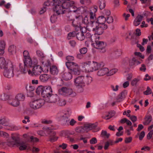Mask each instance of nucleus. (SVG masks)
Wrapping results in <instances>:
<instances>
[{
    "instance_id": "obj_19",
    "label": "nucleus",
    "mask_w": 153,
    "mask_h": 153,
    "mask_svg": "<svg viewBox=\"0 0 153 153\" xmlns=\"http://www.w3.org/2000/svg\"><path fill=\"white\" fill-rule=\"evenodd\" d=\"M127 94V91L124 90L119 94L117 98V100L118 102H120L123 100L126 97Z\"/></svg>"
},
{
    "instance_id": "obj_16",
    "label": "nucleus",
    "mask_w": 153,
    "mask_h": 153,
    "mask_svg": "<svg viewBox=\"0 0 153 153\" xmlns=\"http://www.w3.org/2000/svg\"><path fill=\"white\" fill-rule=\"evenodd\" d=\"M11 138L13 140L8 142V145L10 146H13L14 145L18 146L20 142L19 138L14 136H12Z\"/></svg>"
},
{
    "instance_id": "obj_44",
    "label": "nucleus",
    "mask_w": 153,
    "mask_h": 153,
    "mask_svg": "<svg viewBox=\"0 0 153 153\" xmlns=\"http://www.w3.org/2000/svg\"><path fill=\"white\" fill-rule=\"evenodd\" d=\"M92 81V78L88 76H84V81H85V84L86 83L88 84L90 83Z\"/></svg>"
},
{
    "instance_id": "obj_35",
    "label": "nucleus",
    "mask_w": 153,
    "mask_h": 153,
    "mask_svg": "<svg viewBox=\"0 0 153 153\" xmlns=\"http://www.w3.org/2000/svg\"><path fill=\"white\" fill-rule=\"evenodd\" d=\"M97 11V9L95 8H93L90 11V16L91 21H92L95 18V13Z\"/></svg>"
},
{
    "instance_id": "obj_53",
    "label": "nucleus",
    "mask_w": 153,
    "mask_h": 153,
    "mask_svg": "<svg viewBox=\"0 0 153 153\" xmlns=\"http://www.w3.org/2000/svg\"><path fill=\"white\" fill-rule=\"evenodd\" d=\"M89 23L88 21V18L86 16L82 20V23L87 26Z\"/></svg>"
},
{
    "instance_id": "obj_32",
    "label": "nucleus",
    "mask_w": 153,
    "mask_h": 153,
    "mask_svg": "<svg viewBox=\"0 0 153 153\" xmlns=\"http://www.w3.org/2000/svg\"><path fill=\"white\" fill-rule=\"evenodd\" d=\"M106 21V17L104 16H99L98 18L97 23L101 25H104V24Z\"/></svg>"
},
{
    "instance_id": "obj_4",
    "label": "nucleus",
    "mask_w": 153,
    "mask_h": 153,
    "mask_svg": "<svg viewBox=\"0 0 153 153\" xmlns=\"http://www.w3.org/2000/svg\"><path fill=\"white\" fill-rule=\"evenodd\" d=\"M65 64L67 68L73 74L76 75L80 74V67L77 63L73 62H66Z\"/></svg>"
},
{
    "instance_id": "obj_43",
    "label": "nucleus",
    "mask_w": 153,
    "mask_h": 153,
    "mask_svg": "<svg viewBox=\"0 0 153 153\" xmlns=\"http://www.w3.org/2000/svg\"><path fill=\"white\" fill-rule=\"evenodd\" d=\"M57 104L60 106H64L66 104V101L64 99L59 98V100H58Z\"/></svg>"
},
{
    "instance_id": "obj_54",
    "label": "nucleus",
    "mask_w": 153,
    "mask_h": 153,
    "mask_svg": "<svg viewBox=\"0 0 153 153\" xmlns=\"http://www.w3.org/2000/svg\"><path fill=\"white\" fill-rule=\"evenodd\" d=\"M123 16L125 20L126 21H127L128 20L129 17L130 16V14L124 13L123 14Z\"/></svg>"
},
{
    "instance_id": "obj_59",
    "label": "nucleus",
    "mask_w": 153,
    "mask_h": 153,
    "mask_svg": "<svg viewBox=\"0 0 153 153\" xmlns=\"http://www.w3.org/2000/svg\"><path fill=\"white\" fill-rule=\"evenodd\" d=\"M97 142V140L95 137H93L91 139L90 141V143L91 144H94L96 143Z\"/></svg>"
},
{
    "instance_id": "obj_55",
    "label": "nucleus",
    "mask_w": 153,
    "mask_h": 153,
    "mask_svg": "<svg viewBox=\"0 0 153 153\" xmlns=\"http://www.w3.org/2000/svg\"><path fill=\"white\" fill-rule=\"evenodd\" d=\"M87 49L86 48H82L79 50V51L81 54H85L87 52Z\"/></svg>"
},
{
    "instance_id": "obj_23",
    "label": "nucleus",
    "mask_w": 153,
    "mask_h": 153,
    "mask_svg": "<svg viewBox=\"0 0 153 153\" xmlns=\"http://www.w3.org/2000/svg\"><path fill=\"white\" fill-rule=\"evenodd\" d=\"M50 72L52 74L56 75L58 74L59 70L56 66L53 65L50 67Z\"/></svg>"
},
{
    "instance_id": "obj_63",
    "label": "nucleus",
    "mask_w": 153,
    "mask_h": 153,
    "mask_svg": "<svg viewBox=\"0 0 153 153\" xmlns=\"http://www.w3.org/2000/svg\"><path fill=\"white\" fill-rule=\"evenodd\" d=\"M140 69L141 71L143 72L145 71L146 69L145 65L144 64L142 65L141 67H140Z\"/></svg>"
},
{
    "instance_id": "obj_25",
    "label": "nucleus",
    "mask_w": 153,
    "mask_h": 153,
    "mask_svg": "<svg viewBox=\"0 0 153 153\" xmlns=\"http://www.w3.org/2000/svg\"><path fill=\"white\" fill-rule=\"evenodd\" d=\"M143 18V16L138 15L136 17L134 22V25L135 26L139 25L140 24Z\"/></svg>"
},
{
    "instance_id": "obj_20",
    "label": "nucleus",
    "mask_w": 153,
    "mask_h": 153,
    "mask_svg": "<svg viewBox=\"0 0 153 153\" xmlns=\"http://www.w3.org/2000/svg\"><path fill=\"white\" fill-rule=\"evenodd\" d=\"M108 72V69L107 68H102L98 70L97 74L98 76H102L106 74L107 75Z\"/></svg>"
},
{
    "instance_id": "obj_56",
    "label": "nucleus",
    "mask_w": 153,
    "mask_h": 153,
    "mask_svg": "<svg viewBox=\"0 0 153 153\" xmlns=\"http://www.w3.org/2000/svg\"><path fill=\"white\" fill-rule=\"evenodd\" d=\"M112 116L111 114L109 113L108 114L105 115V116L103 117V118L105 119L106 120H108L112 117Z\"/></svg>"
},
{
    "instance_id": "obj_31",
    "label": "nucleus",
    "mask_w": 153,
    "mask_h": 153,
    "mask_svg": "<svg viewBox=\"0 0 153 153\" xmlns=\"http://www.w3.org/2000/svg\"><path fill=\"white\" fill-rule=\"evenodd\" d=\"M71 10H70L71 12L79 14L81 13V7H77L74 5L71 7Z\"/></svg>"
},
{
    "instance_id": "obj_14",
    "label": "nucleus",
    "mask_w": 153,
    "mask_h": 153,
    "mask_svg": "<svg viewBox=\"0 0 153 153\" xmlns=\"http://www.w3.org/2000/svg\"><path fill=\"white\" fill-rule=\"evenodd\" d=\"M84 126L86 132H87L90 130L95 129L97 126V123H87Z\"/></svg>"
},
{
    "instance_id": "obj_2",
    "label": "nucleus",
    "mask_w": 153,
    "mask_h": 153,
    "mask_svg": "<svg viewBox=\"0 0 153 153\" xmlns=\"http://www.w3.org/2000/svg\"><path fill=\"white\" fill-rule=\"evenodd\" d=\"M36 93L38 94H41L42 97L44 98V100L52 94V90L50 86H40L37 88Z\"/></svg>"
},
{
    "instance_id": "obj_40",
    "label": "nucleus",
    "mask_w": 153,
    "mask_h": 153,
    "mask_svg": "<svg viewBox=\"0 0 153 153\" xmlns=\"http://www.w3.org/2000/svg\"><path fill=\"white\" fill-rule=\"evenodd\" d=\"M140 77L134 79L131 81V85L133 86H136L137 83L140 81Z\"/></svg>"
},
{
    "instance_id": "obj_52",
    "label": "nucleus",
    "mask_w": 153,
    "mask_h": 153,
    "mask_svg": "<svg viewBox=\"0 0 153 153\" xmlns=\"http://www.w3.org/2000/svg\"><path fill=\"white\" fill-rule=\"evenodd\" d=\"M106 21L108 23H111L113 22L114 19L113 17L111 16H106Z\"/></svg>"
},
{
    "instance_id": "obj_11",
    "label": "nucleus",
    "mask_w": 153,
    "mask_h": 153,
    "mask_svg": "<svg viewBox=\"0 0 153 153\" xmlns=\"http://www.w3.org/2000/svg\"><path fill=\"white\" fill-rule=\"evenodd\" d=\"M82 67L87 72H92L94 71L93 62L88 61L83 63Z\"/></svg>"
},
{
    "instance_id": "obj_42",
    "label": "nucleus",
    "mask_w": 153,
    "mask_h": 153,
    "mask_svg": "<svg viewBox=\"0 0 153 153\" xmlns=\"http://www.w3.org/2000/svg\"><path fill=\"white\" fill-rule=\"evenodd\" d=\"M75 131L78 133L86 132L84 126L83 127L80 126L76 127L75 129Z\"/></svg>"
},
{
    "instance_id": "obj_49",
    "label": "nucleus",
    "mask_w": 153,
    "mask_h": 153,
    "mask_svg": "<svg viewBox=\"0 0 153 153\" xmlns=\"http://www.w3.org/2000/svg\"><path fill=\"white\" fill-rule=\"evenodd\" d=\"M7 121L4 118L0 119V124L6 126V125L7 124Z\"/></svg>"
},
{
    "instance_id": "obj_47",
    "label": "nucleus",
    "mask_w": 153,
    "mask_h": 153,
    "mask_svg": "<svg viewBox=\"0 0 153 153\" xmlns=\"http://www.w3.org/2000/svg\"><path fill=\"white\" fill-rule=\"evenodd\" d=\"M0 98L1 100L3 101H5L9 98V96L7 94H4L0 96Z\"/></svg>"
},
{
    "instance_id": "obj_38",
    "label": "nucleus",
    "mask_w": 153,
    "mask_h": 153,
    "mask_svg": "<svg viewBox=\"0 0 153 153\" xmlns=\"http://www.w3.org/2000/svg\"><path fill=\"white\" fill-rule=\"evenodd\" d=\"M41 63L42 66L44 67L48 68L51 65V63L49 60L41 61Z\"/></svg>"
},
{
    "instance_id": "obj_29",
    "label": "nucleus",
    "mask_w": 153,
    "mask_h": 153,
    "mask_svg": "<svg viewBox=\"0 0 153 153\" xmlns=\"http://www.w3.org/2000/svg\"><path fill=\"white\" fill-rule=\"evenodd\" d=\"M63 79L65 80H69L72 77V74L69 72L64 73L62 76Z\"/></svg>"
},
{
    "instance_id": "obj_33",
    "label": "nucleus",
    "mask_w": 153,
    "mask_h": 153,
    "mask_svg": "<svg viewBox=\"0 0 153 153\" xmlns=\"http://www.w3.org/2000/svg\"><path fill=\"white\" fill-rule=\"evenodd\" d=\"M16 99L19 102L24 101L25 99V96L23 94L19 93L17 94L15 97Z\"/></svg>"
},
{
    "instance_id": "obj_36",
    "label": "nucleus",
    "mask_w": 153,
    "mask_h": 153,
    "mask_svg": "<svg viewBox=\"0 0 153 153\" xmlns=\"http://www.w3.org/2000/svg\"><path fill=\"white\" fill-rule=\"evenodd\" d=\"M76 38L78 40L82 41L84 39L85 36L82 32H79L76 34Z\"/></svg>"
},
{
    "instance_id": "obj_60",
    "label": "nucleus",
    "mask_w": 153,
    "mask_h": 153,
    "mask_svg": "<svg viewBox=\"0 0 153 153\" xmlns=\"http://www.w3.org/2000/svg\"><path fill=\"white\" fill-rule=\"evenodd\" d=\"M101 134L103 136H105L107 137H108L110 135V134L107 133L106 131H102L101 132Z\"/></svg>"
},
{
    "instance_id": "obj_24",
    "label": "nucleus",
    "mask_w": 153,
    "mask_h": 153,
    "mask_svg": "<svg viewBox=\"0 0 153 153\" xmlns=\"http://www.w3.org/2000/svg\"><path fill=\"white\" fill-rule=\"evenodd\" d=\"M38 63V61L36 58H33V60H32L31 58L30 60L27 62V63H26L25 65H27L30 67H34L36 66Z\"/></svg>"
},
{
    "instance_id": "obj_22",
    "label": "nucleus",
    "mask_w": 153,
    "mask_h": 153,
    "mask_svg": "<svg viewBox=\"0 0 153 153\" xmlns=\"http://www.w3.org/2000/svg\"><path fill=\"white\" fill-rule=\"evenodd\" d=\"M50 78V75L46 74H41L39 76L40 80L42 82H47Z\"/></svg>"
},
{
    "instance_id": "obj_28",
    "label": "nucleus",
    "mask_w": 153,
    "mask_h": 153,
    "mask_svg": "<svg viewBox=\"0 0 153 153\" xmlns=\"http://www.w3.org/2000/svg\"><path fill=\"white\" fill-rule=\"evenodd\" d=\"M18 146H19V149L20 150H25L27 148V149H30V147L28 146L27 144L23 142H20Z\"/></svg>"
},
{
    "instance_id": "obj_17",
    "label": "nucleus",
    "mask_w": 153,
    "mask_h": 153,
    "mask_svg": "<svg viewBox=\"0 0 153 153\" xmlns=\"http://www.w3.org/2000/svg\"><path fill=\"white\" fill-rule=\"evenodd\" d=\"M136 59L134 57L130 59L128 58H126L123 60V62L125 64L129 63L130 66H131L136 65Z\"/></svg>"
},
{
    "instance_id": "obj_41",
    "label": "nucleus",
    "mask_w": 153,
    "mask_h": 153,
    "mask_svg": "<svg viewBox=\"0 0 153 153\" xmlns=\"http://www.w3.org/2000/svg\"><path fill=\"white\" fill-rule=\"evenodd\" d=\"M16 47L14 45L10 46L8 48V51L11 54H13L15 52Z\"/></svg>"
},
{
    "instance_id": "obj_18",
    "label": "nucleus",
    "mask_w": 153,
    "mask_h": 153,
    "mask_svg": "<svg viewBox=\"0 0 153 153\" xmlns=\"http://www.w3.org/2000/svg\"><path fill=\"white\" fill-rule=\"evenodd\" d=\"M92 62L94 71L99 70L104 66V64L102 62H98L95 61Z\"/></svg>"
},
{
    "instance_id": "obj_7",
    "label": "nucleus",
    "mask_w": 153,
    "mask_h": 153,
    "mask_svg": "<svg viewBox=\"0 0 153 153\" xmlns=\"http://www.w3.org/2000/svg\"><path fill=\"white\" fill-rule=\"evenodd\" d=\"M44 103V100L39 99L31 101L29 103V106L32 109H37L41 108Z\"/></svg>"
},
{
    "instance_id": "obj_26",
    "label": "nucleus",
    "mask_w": 153,
    "mask_h": 153,
    "mask_svg": "<svg viewBox=\"0 0 153 153\" xmlns=\"http://www.w3.org/2000/svg\"><path fill=\"white\" fill-rule=\"evenodd\" d=\"M75 2L73 1H71L68 2H64L63 4V7L65 9L69 8L71 7L75 4Z\"/></svg>"
},
{
    "instance_id": "obj_27",
    "label": "nucleus",
    "mask_w": 153,
    "mask_h": 153,
    "mask_svg": "<svg viewBox=\"0 0 153 153\" xmlns=\"http://www.w3.org/2000/svg\"><path fill=\"white\" fill-rule=\"evenodd\" d=\"M6 126L5 128L6 130H17L20 129L21 127L14 125H6Z\"/></svg>"
},
{
    "instance_id": "obj_39",
    "label": "nucleus",
    "mask_w": 153,
    "mask_h": 153,
    "mask_svg": "<svg viewBox=\"0 0 153 153\" xmlns=\"http://www.w3.org/2000/svg\"><path fill=\"white\" fill-rule=\"evenodd\" d=\"M98 3L100 8L101 10H102L105 8V4L104 0H99Z\"/></svg>"
},
{
    "instance_id": "obj_5",
    "label": "nucleus",
    "mask_w": 153,
    "mask_h": 153,
    "mask_svg": "<svg viewBox=\"0 0 153 153\" xmlns=\"http://www.w3.org/2000/svg\"><path fill=\"white\" fill-rule=\"evenodd\" d=\"M53 4L55 7L53 8V10L56 12L58 15L62 14L64 13L65 9L63 7V4H62L60 0H53Z\"/></svg>"
},
{
    "instance_id": "obj_50",
    "label": "nucleus",
    "mask_w": 153,
    "mask_h": 153,
    "mask_svg": "<svg viewBox=\"0 0 153 153\" xmlns=\"http://www.w3.org/2000/svg\"><path fill=\"white\" fill-rule=\"evenodd\" d=\"M36 54L41 58H42L45 57L44 54L42 51L39 50L36 51Z\"/></svg>"
},
{
    "instance_id": "obj_1",
    "label": "nucleus",
    "mask_w": 153,
    "mask_h": 153,
    "mask_svg": "<svg viewBox=\"0 0 153 153\" xmlns=\"http://www.w3.org/2000/svg\"><path fill=\"white\" fill-rule=\"evenodd\" d=\"M27 65L24 64L23 65L22 64H20L19 68H16L13 71L14 65L11 61L6 59L4 57H0V68L3 70L4 76L8 78L12 77L15 74L18 76L22 74H25L30 71L28 69Z\"/></svg>"
},
{
    "instance_id": "obj_8",
    "label": "nucleus",
    "mask_w": 153,
    "mask_h": 153,
    "mask_svg": "<svg viewBox=\"0 0 153 153\" xmlns=\"http://www.w3.org/2000/svg\"><path fill=\"white\" fill-rule=\"evenodd\" d=\"M43 129L45 130V132H46L48 134L50 133H51V135L49 137V141L51 142H54L56 141L58 137L55 136L56 134V132L53 131H51L52 130L54 129L53 128L48 127H44Z\"/></svg>"
},
{
    "instance_id": "obj_48",
    "label": "nucleus",
    "mask_w": 153,
    "mask_h": 153,
    "mask_svg": "<svg viewBox=\"0 0 153 153\" xmlns=\"http://www.w3.org/2000/svg\"><path fill=\"white\" fill-rule=\"evenodd\" d=\"M152 90L148 86L147 87V89L145 91L143 92V93L144 95H148L151 94L152 93Z\"/></svg>"
},
{
    "instance_id": "obj_62",
    "label": "nucleus",
    "mask_w": 153,
    "mask_h": 153,
    "mask_svg": "<svg viewBox=\"0 0 153 153\" xmlns=\"http://www.w3.org/2000/svg\"><path fill=\"white\" fill-rule=\"evenodd\" d=\"M119 87V86L118 85H116L115 86H114L113 85H111V88L114 91H116L118 90Z\"/></svg>"
},
{
    "instance_id": "obj_6",
    "label": "nucleus",
    "mask_w": 153,
    "mask_h": 153,
    "mask_svg": "<svg viewBox=\"0 0 153 153\" xmlns=\"http://www.w3.org/2000/svg\"><path fill=\"white\" fill-rule=\"evenodd\" d=\"M58 92L60 95L65 96H71V97H74L76 95V93L72 89L66 87H63L59 89Z\"/></svg>"
},
{
    "instance_id": "obj_30",
    "label": "nucleus",
    "mask_w": 153,
    "mask_h": 153,
    "mask_svg": "<svg viewBox=\"0 0 153 153\" xmlns=\"http://www.w3.org/2000/svg\"><path fill=\"white\" fill-rule=\"evenodd\" d=\"M20 102L15 97L12 99L11 101L9 102V104L14 107L18 106L20 105Z\"/></svg>"
},
{
    "instance_id": "obj_21",
    "label": "nucleus",
    "mask_w": 153,
    "mask_h": 153,
    "mask_svg": "<svg viewBox=\"0 0 153 153\" xmlns=\"http://www.w3.org/2000/svg\"><path fill=\"white\" fill-rule=\"evenodd\" d=\"M23 56L24 57L23 61L24 64L25 65L27 63V62H28L30 59L29 52L27 51H24L23 52Z\"/></svg>"
},
{
    "instance_id": "obj_51",
    "label": "nucleus",
    "mask_w": 153,
    "mask_h": 153,
    "mask_svg": "<svg viewBox=\"0 0 153 153\" xmlns=\"http://www.w3.org/2000/svg\"><path fill=\"white\" fill-rule=\"evenodd\" d=\"M6 44L5 41L3 40H0V48H5Z\"/></svg>"
},
{
    "instance_id": "obj_15",
    "label": "nucleus",
    "mask_w": 153,
    "mask_h": 153,
    "mask_svg": "<svg viewBox=\"0 0 153 153\" xmlns=\"http://www.w3.org/2000/svg\"><path fill=\"white\" fill-rule=\"evenodd\" d=\"M97 25H98V23L97 22L91 21V22L86 26L87 29L90 31H94Z\"/></svg>"
},
{
    "instance_id": "obj_61",
    "label": "nucleus",
    "mask_w": 153,
    "mask_h": 153,
    "mask_svg": "<svg viewBox=\"0 0 153 153\" xmlns=\"http://www.w3.org/2000/svg\"><path fill=\"white\" fill-rule=\"evenodd\" d=\"M145 135V133L144 131H142L140 134L139 136V139L140 140H142L144 137Z\"/></svg>"
},
{
    "instance_id": "obj_3",
    "label": "nucleus",
    "mask_w": 153,
    "mask_h": 153,
    "mask_svg": "<svg viewBox=\"0 0 153 153\" xmlns=\"http://www.w3.org/2000/svg\"><path fill=\"white\" fill-rule=\"evenodd\" d=\"M74 84L77 88L79 93H82L84 91V87L85 86L84 81V76H79L76 78L74 80Z\"/></svg>"
},
{
    "instance_id": "obj_9",
    "label": "nucleus",
    "mask_w": 153,
    "mask_h": 153,
    "mask_svg": "<svg viewBox=\"0 0 153 153\" xmlns=\"http://www.w3.org/2000/svg\"><path fill=\"white\" fill-rule=\"evenodd\" d=\"M42 67L39 65H36L33 67L32 71L30 70L28 71V74L31 76H37L41 74L42 71Z\"/></svg>"
},
{
    "instance_id": "obj_46",
    "label": "nucleus",
    "mask_w": 153,
    "mask_h": 153,
    "mask_svg": "<svg viewBox=\"0 0 153 153\" xmlns=\"http://www.w3.org/2000/svg\"><path fill=\"white\" fill-rule=\"evenodd\" d=\"M117 71V69H113L110 71L108 70V72L107 73V76H110L116 73Z\"/></svg>"
},
{
    "instance_id": "obj_64",
    "label": "nucleus",
    "mask_w": 153,
    "mask_h": 153,
    "mask_svg": "<svg viewBox=\"0 0 153 153\" xmlns=\"http://www.w3.org/2000/svg\"><path fill=\"white\" fill-rule=\"evenodd\" d=\"M76 123V121L74 119H71L70 121H69V123L70 125L71 126H74Z\"/></svg>"
},
{
    "instance_id": "obj_12",
    "label": "nucleus",
    "mask_w": 153,
    "mask_h": 153,
    "mask_svg": "<svg viewBox=\"0 0 153 153\" xmlns=\"http://www.w3.org/2000/svg\"><path fill=\"white\" fill-rule=\"evenodd\" d=\"M107 28V26L105 25H100L98 24V25H97L94 31L98 35H100L103 33L104 29H106Z\"/></svg>"
},
{
    "instance_id": "obj_58",
    "label": "nucleus",
    "mask_w": 153,
    "mask_h": 153,
    "mask_svg": "<svg viewBox=\"0 0 153 153\" xmlns=\"http://www.w3.org/2000/svg\"><path fill=\"white\" fill-rule=\"evenodd\" d=\"M122 54V52L120 51H117L115 52V56L118 57L120 56Z\"/></svg>"
},
{
    "instance_id": "obj_34",
    "label": "nucleus",
    "mask_w": 153,
    "mask_h": 153,
    "mask_svg": "<svg viewBox=\"0 0 153 153\" xmlns=\"http://www.w3.org/2000/svg\"><path fill=\"white\" fill-rule=\"evenodd\" d=\"M61 119L65 124H68L70 121V119L67 116V114H65L61 116Z\"/></svg>"
},
{
    "instance_id": "obj_13",
    "label": "nucleus",
    "mask_w": 153,
    "mask_h": 153,
    "mask_svg": "<svg viewBox=\"0 0 153 153\" xmlns=\"http://www.w3.org/2000/svg\"><path fill=\"white\" fill-rule=\"evenodd\" d=\"M59 99V97L56 94H52L49 96L45 100L47 102L51 103H55L57 102Z\"/></svg>"
},
{
    "instance_id": "obj_57",
    "label": "nucleus",
    "mask_w": 153,
    "mask_h": 153,
    "mask_svg": "<svg viewBox=\"0 0 153 153\" xmlns=\"http://www.w3.org/2000/svg\"><path fill=\"white\" fill-rule=\"evenodd\" d=\"M66 59L68 61V62H71L74 60V58L72 56H68L66 57Z\"/></svg>"
},
{
    "instance_id": "obj_10",
    "label": "nucleus",
    "mask_w": 153,
    "mask_h": 153,
    "mask_svg": "<svg viewBox=\"0 0 153 153\" xmlns=\"http://www.w3.org/2000/svg\"><path fill=\"white\" fill-rule=\"evenodd\" d=\"M94 48L100 50L102 53L106 51V44L103 42L98 41L96 43L92 44Z\"/></svg>"
},
{
    "instance_id": "obj_45",
    "label": "nucleus",
    "mask_w": 153,
    "mask_h": 153,
    "mask_svg": "<svg viewBox=\"0 0 153 153\" xmlns=\"http://www.w3.org/2000/svg\"><path fill=\"white\" fill-rule=\"evenodd\" d=\"M152 120L151 116H148L145 118V121L143 123V124L145 125H148Z\"/></svg>"
},
{
    "instance_id": "obj_37",
    "label": "nucleus",
    "mask_w": 153,
    "mask_h": 153,
    "mask_svg": "<svg viewBox=\"0 0 153 153\" xmlns=\"http://www.w3.org/2000/svg\"><path fill=\"white\" fill-rule=\"evenodd\" d=\"M100 38V37L98 35L94 33V35H92L90 39L91 42H95L94 43H96L97 42Z\"/></svg>"
}]
</instances>
